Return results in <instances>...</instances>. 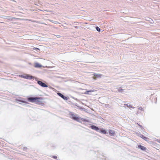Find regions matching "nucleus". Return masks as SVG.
Segmentation results:
<instances>
[{
  "mask_svg": "<svg viewBox=\"0 0 160 160\" xmlns=\"http://www.w3.org/2000/svg\"><path fill=\"white\" fill-rule=\"evenodd\" d=\"M27 100L30 102L39 104V103L42 102L43 99L41 97H30L27 98Z\"/></svg>",
  "mask_w": 160,
  "mask_h": 160,
  "instance_id": "obj_1",
  "label": "nucleus"
},
{
  "mask_svg": "<svg viewBox=\"0 0 160 160\" xmlns=\"http://www.w3.org/2000/svg\"><path fill=\"white\" fill-rule=\"evenodd\" d=\"M19 76L22 78L29 80H31L34 78V77L33 76L26 74L24 75H19Z\"/></svg>",
  "mask_w": 160,
  "mask_h": 160,
  "instance_id": "obj_2",
  "label": "nucleus"
},
{
  "mask_svg": "<svg viewBox=\"0 0 160 160\" xmlns=\"http://www.w3.org/2000/svg\"><path fill=\"white\" fill-rule=\"evenodd\" d=\"M35 79L36 81L37 82L38 84L42 87H48V86L45 83L42 82L38 80L37 79V78H35Z\"/></svg>",
  "mask_w": 160,
  "mask_h": 160,
  "instance_id": "obj_3",
  "label": "nucleus"
},
{
  "mask_svg": "<svg viewBox=\"0 0 160 160\" xmlns=\"http://www.w3.org/2000/svg\"><path fill=\"white\" fill-rule=\"evenodd\" d=\"M90 127L92 129L95 130L98 132L99 131V128L93 125H91Z\"/></svg>",
  "mask_w": 160,
  "mask_h": 160,
  "instance_id": "obj_4",
  "label": "nucleus"
},
{
  "mask_svg": "<svg viewBox=\"0 0 160 160\" xmlns=\"http://www.w3.org/2000/svg\"><path fill=\"white\" fill-rule=\"evenodd\" d=\"M57 94L60 97L64 100H67L68 99V98L67 97L65 96L64 95H63L61 93L58 92L57 93Z\"/></svg>",
  "mask_w": 160,
  "mask_h": 160,
  "instance_id": "obj_5",
  "label": "nucleus"
},
{
  "mask_svg": "<svg viewBox=\"0 0 160 160\" xmlns=\"http://www.w3.org/2000/svg\"><path fill=\"white\" fill-rule=\"evenodd\" d=\"M73 118H74L73 120L77 122H80L81 118L79 116H78V115L77 114H76V116H75V117H74Z\"/></svg>",
  "mask_w": 160,
  "mask_h": 160,
  "instance_id": "obj_6",
  "label": "nucleus"
},
{
  "mask_svg": "<svg viewBox=\"0 0 160 160\" xmlns=\"http://www.w3.org/2000/svg\"><path fill=\"white\" fill-rule=\"evenodd\" d=\"M76 114H74L72 112H70L68 114V115L70 118L73 119V118L75 117V116H76Z\"/></svg>",
  "mask_w": 160,
  "mask_h": 160,
  "instance_id": "obj_7",
  "label": "nucleus"
},
{
  "mask_svg": "<svg viewBox=\"0 0 160 160\" xmlns=\"http://www.w3.org/2000/svg\"><path fill=\"white\" fill-rule=\"evenodd\" d=\"M76 114H74L72 112H70L68 114V115L70 118L73 119V118L75 117V116H76Z\"/></svg>",
  "mask_w": 160,
  "mask_h": 160,
  "instance_id": "obj_8",
  "label": "nucleus"
},
{
  "mask_svg": "<svg viewBox=\"0 0 160 160\" xmlns=\"http://www.w3.org/2000/svg\"><path fill=\"white\" fill-rule=\"evenodd\" d=\"M138 148L141 149L142 151H145L146 149V147L141 145H139L138 146Z\"/></svg>",
  "mask_w": 160,
  "mask_h": 160,
  "instance_id": "obj_9",
  "label": "nucleus"
},
{
  "mask_svg": "<svg viewBox=\"0 0 160 160\" xmlns=\"http://www.w3.org/2000/svg\"><path fill=\"white\" fill-rule=\"evenodd\" d=\"M93 75L97 78H100L103 76V75L102 74H98L95 73H94Z\"/></svg>",
  "mask_w": 160,
  "mask_h": 160,
  "instance_id": "obj_10",
  "label": "nucleus"
},
{
  "mask_svg": "<svg viewBox=\"0 0 160 160\" xmlns=\"http://www.w3.org/2000/svg\"><path fill=\"white\" fill-rule=\"evenodd\" d=\"M98 132L105 134L107 133V131L103 128L100 129H99V131Z\"/></svg>",
  "mask_w": 160,
  "mask_h": 160,
  "instance_id": "obj_11",
  "label": "nucleus"
},
{
  "mask_svg": "<svg viewBox=\"0 0 160 160\" xmlns=\"http://www.w3.org/2000/svg\"><path fill=\"white\" fill-rule=\"evenodd\" d=\"M109 133L110 135L111 136H113L115 134V131L112 130H109Z\"/></svg>",
  "mask_w": 160,
  "mask_h": 160,
  "instance_id": "obj_12",
  "label": "nucleus"
},
{
  "mask_svg": "<svg viewBox=\"0 0 160 160\" xmlns=\"http://www.w3.org/2000/svg\"><path fill=\"white\" fill-rule=\"evenodd\" d=\"M42 66V65L36 62L35 63L34 67L36 68H40Z\"/></svg>",
  "mask_w": 160,
  "mask_h": 160,
  "instance_id": "obj_13",
  "label": "nucleus"
},
{
  "mask_svg": "<svg viewBox=\"0 0 160 160\" xmlns=\"http://www.w3.org/2000/svg\"><path fill=\"white\" fill-rule=\"evenodd\" d=\"M139 136L145 141H147V139H148V138L145 137L144 136L140 133L139 134Z\"/></svg>",
  "mask_w": 160,
  "mask_h": 160,
  "instance_id": "obj_14",
  "label": "nucleus"
},
{
  "mask_svg": "<svg viewBox=\"0 0 160 160\" xmlns=\"http://www.w3.org/2000/svg\"><path fill=\"white\" fill-rule=\"evenodd\" d=\"M146 19V20L149 21L151 23H153V21L152 19L149 18H147Z\"/></svg>",
  "mask_w": 160,
  "mask_h": 160,
  "instance_id": "obj_15",
  "label": "nucleus"
},
{
  "mask_svg": "<svg viewBox=\"0 0 160 160\" xmlns=\"http://www.w3.org/2000/svg\"><path fill=\"white\" fill-rule=\"evenodd\" d=\"M117 88L118 90V92H122L124 90V89H122L121 87Z\"/></svg>",
  "mask_w": 160,
  "mask_h": 160,
  "instance_id": "obj_16",
  "label": "nucleus"
},
{
  "mask_svg": "<svg viewBox=\"0 0 160 160\" xmlns=\"http://www.w3.org/2000/svg\"><path fill=\"white\" fill-rule=\"evenodd\" d=\"M124 105L125 106H127V107L128 108H135V107H133L131 105H130V104H124Z\"/></svg>",
  "mask_w": 160,
  "mask_h": 160,
  "instance_id": "obj_17",
  "label": "nucleus"
},
{
  "mask_svg": "<svg viewBox=\"0 0 160 160\" xmlns=\"http://www.w3.org/2000/svg\"><path fill=\"white\" fill-rule=\"evenodd\" d=\"M81 121H84V122H88V120H86L84 118H81V119H80V122H81Z\"/></svg>",
  "mask_w": 160,
  "mask_h": 160,
  "instance_id": "obj_18",
  "label": "nucleus"
},
{
  "mask_svg": "<svg viewBox=\"0 0 160 160\" xmlns=\"http://www.w3.org/2000/svg\"><path fill=\"white\" fill-rule=\"evenodd\" d=\"M93 91H91V90H88V91H87L85 92V93L86 94H90L89 93L90 92H93Z\"/></svg>",
  "mask_w": 160,
  "mask_h": 160,
  "instance_id": "obj_19",
  "label": "nucleus"
},
{
  "mask_svg": "<svg viewBox=\"0 0 160 160\" xmlns=\"http://www.w3.org/2000/svg\"><path fill=\"white\" fill-rule=\"evenodd\" d=\"M96 29L97 31L98 32H100V28L98 26H97L96 27Z\"/></svg>",
  "mask_w": 160,
  "mask_h": 160,
  "instance_id": "obj_20",
  "label": "nucleus"
},
{
  "mask_svg": "<svg viewBox=\"0 0 160 160\" xmlns=\"http://www.w3.org/2000/svg\"><path fill=\"white\" fill-rule=\"evenodd\" d=\"M33 49L35 50L36 51H37V52L38 51V50H40V49L39 48H33Z\"/></svg>",
  "mask_w": 160,
  "mask_h": 160,
  "instance_id": "obj_21",
  "label": "nucleus"
},
{
  "mask_svg": "<svg viewBox=\"0 0 160 160\" xmlns=\"http://www.w3.org/2000/svg\"><path fill=\"white\" fill-rule=\"evenodd\" d=\"M18 101L24 103H28V102H27L24 101H23V100H18Z\"/></svg>",
  "mask_w": 160,
  "mask_h": 160,
  "instance_id": "obj_22",
  "label": "nucleus"
},
{
  "mask_svg": "<svg viewBox=\"0 0 160 160\" xmlns=\"http://www.w3.org/2000/svg\"><path fill=\"white\" fill-rule=\"evenodd\" d=\"M138 109L139 110H142V111H143V110H144V109L143 108H142L141 107H139L138 108Z\"/></svg>",
  "mask_w": 160,
  "mask_h": 160,
  "instance_id": "obj_23",
  "label": "nucleus"
},
{
  "mask_svg": "<svg viewBox=\"0 0 160 160\" xmlns=\"http://www.w3.org/2000/svg\"><path fill=\"white\" fill-rule=\"evenodd\" d=\"M52 157L53 158L55 159H57L58 157L57 156H53Z\"/></svg>",
  "mask_w": 160,
  "mask_h": 160,
  "instance_id": "obj_24",
  "label": "nucleus"
},
{
  "mask_svg": "<svg viewBox=\"0 0 160 160\" xmlns=\"http://www.w3.org/2000/svg\"><path fill=\"white\" fill-rule=\"evenodd\" d=\"M139 125L140 127H142V126H141V125Z\"/></svg>",
  "mask_w": 160,
  "mask_h": 160,
  "instance_id": "obj_25",
  "label": "nucleus"
},
{
  "mask_svg": "<svg viewBox=\"0 0 160 160\" xmlns=\"http://www.w3.org/2000/svg\"><path fill=\"white\" fill-rule=\"evenodd\" d=\"M107 106H109V104L107 105Z\"/></svg>",
  "mask_w": 160,
  "mask_h": 160,
  "instance_id": "obj_26",
  "label": "nucleus"
}]
</instances>
